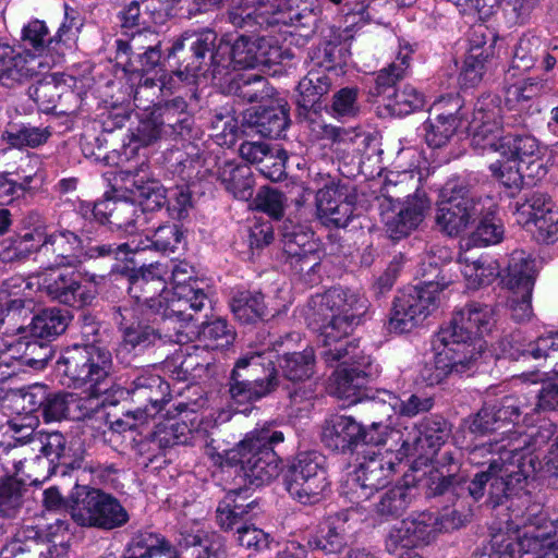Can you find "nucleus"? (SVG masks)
Returning <instances> with one entry per match:
<instances>
[{
  "label": "nucleus",
  "mask_w": 558,
  "mask_h": 558,
  "mask_svg": "<svg viewBox=\"0 0 558 558\" xmlns=\"http://www.w3.org/2000/svg\"><path fill=\"white\" fill-rule=\"evenodd\" d=\"M217 179L235 198L248 199L253 195V171L247 163L225 160L222 165H218Z\"/></svg>",
  "instance_id": "nucleus-35"
},
{
  "label": "nucleus",
  "mask_w": 558,
  "mask_h": 558,
  "mask_svg": "<svg viewBox=\"0 0 558 558\" xmlns=\"http://www.w3.org/2000/svg\"><path fill=\"white\" fill-rule=\"evenodd\" d=\"M518 214L525 218V225L535 226V236L538 241L549 244L558 240V211L554 209L548 195L541 192L532 193L518 207Z\"/></svg>",
  "instance_id": "nucleus-26"
},
{
  "label": "nucleus",
  "mask_w": 558,
  "mask_h": 558,
  "mask_svg": "<svg viewBox=\"0 0 558 558\" xmlns=\"http://www.w3.org/2000/svg\"><path fill=\"white\" fill-rule=\"evenodd\" d=\"M414 547L429 544L437 534V517L433 512H422L405 519Z\"/></svg>",
  "instance_id": "nucleus-57"
},
{
  "label": "nucleus",
  "mask_w": 558,
  "mask_h": 558,
  "mask_svg": "<svg viewBox=\"0 0 558 558\" xmlns=\"http://www.w3.org/2000/svg\"><path fill=\"white\" fill-rule=\"evenodd\" d=\"M390 404L393 413L401 416L413 417L421 413L428 412L434 407V398L426 392L402 393L396 396L391 392Z\"/></svg>",
  "instance_id": "nucleus-56"
},
{
  "label": "nucleus",
  "mask_w": 558,
  "mask_h": 558,
  "mask_svg": "<svg viewBox=\"0 0 558 558\" xmlns=\"http://www.w3.org/2000/svg\"><path fill=\"white\" fill-rule=\"evenodd\" d=\"M217 40L218 36L211 29L185 32L173 38L171 46L165 49L166 62L179 82L205 76L208 72L214 75Z\"/></svg>",
  "instance_id": "nucleus-9"
},
{
  "label": "nucleus",
  "mask_w": 558,
  "mask_h": 558,
  "mask_svg": "<svg viewBox=\"0 0 558 558\" xmlns=\"http://www.w3.org/2000/svg\"><path fill=\"white\" fill-rule=\"evenodd\" d=\"M97 487L75 483L70 490V517L80 526L86 525L87 519L92 518V507L95 506V498L98 496Z\"/></svg>",
  "instance_id": "nucleus-47"
},
{
  "label": "nucleus",
  "mask_w": 558,
  "mask_h": 558,
  "mask_svg": "<svg viewBox=\"0 0 558 558\" xmlns=\"http://www.w3.org/2000/svg\"><path fill=\"white\" fill-rule=\"evenodd\" d=\"M129 40L117 39V52H126L128 56L141 51L153 50L162 47L160 34L149 27H141L129 33Z\"/></svg>",
  "instance_id": "nucleus-53"
},
{
  "label": "nucleus",
  "mask_w": 558,
  "mask_h": 558,
  "mask_svg": "<svg viewBox=\"0 0 558 558\" xmlns=\"http://www.w3.org/2000/svg\"><path fill=\"white\" fill-rule=\"evenodd\" d=\"M461 460L462 453L458 449H446L437 454L434 468L424 480L428 497L448 495L450 499L472 498V502L484 497L486 475H470L462 469Z\"/></svg>",
  "instance_id": "nucleus-8"
},
{
  "label": "nucleus",
  "mask_w": 558,
  "mask_h": 558,
  "mask_svg": "<svg viewBox=\"0 0 558 558\" xmlns=\"http://www.w3.org/2000/svg\"><path fill=\"white\" fill-rule=\"evenodd\" d=\"M71 315L58 307L44 308L32 317L29 325L19 327V332L28 331L29 337L50 342L63 333L69 325Z\"/></svg>",
  "instance_id": "nucleus-34"
},
{
  "label": "nucleus",
  "mask_w": 558,
  "mask_h": 558,
  "mask_svg": "<svg viewBox=\"0 0 558 558\" xmlns=\"http://www.w3.org/2000/svg\"><path fill=\"white\" fill-rule=\"evenodd\" d=\"M459 124L457 119L448 120L430 116L424 124L427 145L433 148L447 145L456 134Z\"/></svg>",
  "instance_id": "nucleus-60"
},
{
  "label": "nucleus",
  "mask_w": 558,
  "mask_h": 558,
  "mask_svg": "<svg viewBox=\"0 0 558 558\" xmlns=\"http://www.w3.org/2000/svg\"><path fill=\"white\" fill-rule=\"evenodd\" d=\"M213 311L209 301L208 310H189L193 319H177V326L180 330L174 336L185 333L189 338H196L211 349H222L233 343L235 332L225 318L216 317L208 319V313Z\"/></svg>",
  "instance_id": "nucleus-23"
},
{
  "label": "nucleus",
  "mask_w": 558,
  "mask_h": 558,
  "mask_svg": "<svg viewBox=\"0 0 558 558\" xmlns=\"http://www.w3.org/2000/svg\"><path fill=\"white\" fill-rule=\"evenodd\" d=\"M500 439L495 442L475 446L469 451L468 460L472 465L480 468L475 473L486 475L485 487L489 475L504 463L524 453V451L541 450L554 435L551 425L541 426L535 433L526 434L520 430H501Z\"/></svg>",
  "instance_id": "nucleus-12"
},
{
  "label": "nucleus",
  "mask_w": 558,
  "mask_h": 558,
  "mask_svg": "<svg viewBox=\"0 0 558 558\" xmlns=\"http://www.w3.org/2000/svg\"><path fill=\"white\" fill-rule=\"evenodd\" d=\"M277 352L240 357L228 379L230 399L238 404L255 402L276 390Z\"/></svg>",
  "instance_id": "nucleus-11"
},
{
  "label": "nucleus",
  "mask_w": 558,
  "mask_h": 558,
  "mask_svg": "<svg viewBox=\"0 0 558 558\" xmlns=\"http://www.w3.org/2000/svg\"><path fill=\"white\" fill-rule=\"evenodd\" d=\"M151 245L163 253L183 251L186 246L185 231L177 223L159 226L151 236Z\"/></svg>",
  "instance_id": "nucleus-59"
},
{
  "label": "nucleus",
  "mask_w": 558,
  "mask_h": 558,
  "mask_svg": "<svg viewBox=\"0 0 558 558\" xmlns=\"http://www.w3.org/2000/svg\"><path fill=\"white\" fill-rule=\"evenodd\" d=\"M362 424L353 416L333 414L325 421L322 441L328 449L347 453L361 445Z\"/></svg>",
  "instance_id": "nucleus-30"
},
{
  "label": "nucleus",
  "mask_w": 558,
  "mask_h": 558,
  "mask_svg": "<svg viewBox=\"0 0 558 558\" xmlns=\"http://www.w3.org/2000/svg\"><path fill=\"white\" fill-rule=\"evenodd\" d=\"M258 514L247 513L242 508L236 507L234 499L223 497L216 509V522L223 531H239L241 525L252 523L253 519Z\"/></svg>",
  "instance_id": "nucleus-51"
},
{
  "label": "nucleus",
  "mask_w": 558,
  "mask_h": 558,
  "mask_svg": "<svg viewBox=\"0 0 558 558\" xmlns=\"http://www.w3.org/2000/svg\"><path fill=\"white\" fill-rule=\"evenodd\" d=\"M387 107L396 114L407 116L422 109L425 105L424 95L414 86L405 84L387 95Z\"/></svg>",
  "instance_id": "nucleus-54"
},
{
  "label": "nucleus",
  "mask_w": 558,
  "mask_h": 558,
  "mask_svg": "<svg viewBox=\"0 0 558 558\" xmlns=\"http://www.w3.org/2000/svg\"><path fill=\"white\" fill-rule=\"evenodd\" d=\"M229 22L238 28L250 32H265L258 40L240 35L230 41L221 38L216 43V68L214 77L227 74L229 70L241 71L263 66L271 76L278 73L279 0H240L228 13Z\"/></svg>",
  "instance_id": "nucleus-3"
},
{
  "label": "nucleus",
  "mask_w": 558,
  "mask_h": 558,
  "mask_svg": "<svg viewBox=\"0 0 558 558\" xmlns=\"http://www.w3.org/2000/svg\"><path fill=\"white\" fill-rule=\"evenodd\" d=\"M410 50L400 51L396 61L379 71L375 80V94L386 96L392 94L397 82L404 77L410 65Z\"/></svg>",
  "instance_id": "nucleus-52"
},
{
  "label": "nucleus",
  "mask_w": 558,
  "mask_h": 558,
  "mask_svg": "<svg viewBox=\"0 0 558 558\" xmlns=\"http://www.w3.org/2000/svg\"><path fill=\"white\" fill-rule=\"evenodd\" d=\"M299 226H292V230H288L284 225L281 227V251L287 255L292 267L296 272L304 271L305 268L312 269V250L306 248L308 235L302 231H298Z\"/></svg>",
  "instance_id": "nucleus-38"
},
{
  "label": "nucleus",
  "mask_w": 558,
  "mask_h": 558,
  "mask_svg": "<svg viewBox=\"0 0 558 558\" xmlns=\"http://www.w3.org/2000/svg\"><path fill=\"white\" fill-rule=\"evenodd\" d=\"M190 104L181 96L163 100L153 106L155 117L159 120L163 133L168 137L190 135L194 125V118Z\"/></svg>",
  "instance_id": "nucleus-32"
},
{
  "label": "nucleus",
  "mask_w": 558,
  "mask_h": 558,
  "mask_svg": "<svg viewBox=\"0 0 558 558\" xmlns=\"http://www.w3.org/2000/svg\"><path fill=\"white\" fill-rule=\"evenodd\" d=\"M436 279L425 278L420 284L407 288L395 298L389 327L402 333L410 331L425 319L436 306L437 293L449 286L442 270L434 269Z\"/></svg>",
  "instance_id": "nucleus-13"
},
{
  "label": "nucleus",
  "mask_w": 558,
  "mask_h": 558,
  "mask_svg": "<svg viewBox=\"0 0 558 558\" xmlns=\"http://www.w3.org/2000/svg\"><path fill=\"white\" fill-rule=\"evenodd\" d=\"M51 133L48 128L34 126L29 123H9L2 133V140L12 148H36L44 145Z\"/></svg>",
  "instance_id": "nucleus-42"
},
{
  "label": "nucleus",
  "mask_w": 558,
  "mask_h": 558,
  "mask_svg": "<svg viewBox=\"0 0 558 558\" xmlns=\"http://www.w3.org/2000/svg\"><path fill=\"white\" fill-rule=\"evenodd\" d=\"M522 555L512 535L499 531L493 534L489 544L475 553L473 558H518Z\"/></svg>",
  "instance_id": "nucleus-61"
},
{
  "label": "nucleus",
  "mask_w": 558,
  "mask_h": 558,
  "mask_svg": "<svg viewBox=\"0 0 558 558\" xmlns=\"http://www.w3.org/2000/svg\"><path fill=\"white\" fill-rule=\"evenodd\" d=\"M331 86V80L325 73L311 71L298 84L296 105L304 110L315 106L322 96L327 94Z\"/></svg>",
  "instance_id": "nucleus-45"
},
{
  "label": "nucleus",
  "mask_w": 558,
  "mask_h": 558,
  "mask_svg": "<svg viewBox=\"0 0 558 558\" xmlns=\"http://www.w3.org/2000/svg\"><path fill=\"white\" fill-rule=\"evenodd\" d=\"M113 361L105 345L78 344L66 347L56 362V372L62 385L80 389L88 386L94 397H102L101 404H117L111 400Z\"/></svg>",
  "instance_id": "nucleus-4"
},
{
  "label": "nucleus",
  "mask_w": 558,
  "mask_h": 558,
  "mask_svg": "<svg viewBox=\"0 0 558 558\" xmlns=\"http://www.w3.org/2000/svg\"><path fill=\"white\" fill-rule=\"evenodd\" d=\"M279 105H260L243 112L242 124L256 129L263 137H279Z\"/></svg>",
  "instance_id": "nucleus-44"
},
{
  "label": "nucleus",
  "mask_w": 558,
  "mask_h": 558,
  "mask_svg": "<svg viewBox=\"0 0 558 558\" xmlns=\"http://www.w3.org/2000/svg\"><path fill=\"white\" fill-rule=\"evenodd\" d=\"M366 311L364 296L341 287L313 295L308 301L306 319L318 332L320 357L328 366L342 365L333 372L329 384L330 395L341 400L342 407L363 401L369 392L367 384L380 374L379 365L360 350L355 340H349Z\"/></svg>",
  "instance_id": "nucleus-2"
},
{
  "label": "nucleus",
  "mask_w": 558,
  "mask_h": 558,
  "mask_svg": "<svg viewBox=\"0 0 558 558\" xmlns=\"http://www.w3.org/2000/svg\"><path fill=\"white\" fill-rule=\"evenodd\" d=\"M83 234L86 236L82 252L85 258L113 260L112 271H117V268L122 269L120 262L128 266L135 265L138 246L133 247L128 242L116 241L117 235L108 233V228L84 225Z\"/></svg>",
  "instance_id": "nucleus-22"
},
{
  "label": "nucleus",
  "mask_w": 558,
  "mask_h": 558,
  "mask_svg": "<svg viewBox=\"0 0 558 558\" xmlns=\"http://www.w3.org/2000/svg\"><path fill=\"white\" fill-rule=\"evenodd\" d=\"M180 547L194 558H227L223 539L216 534L189 533L182 535Z\"/></svg>",
  "instance_id": "nucleus-41"
},
{
  "label": "nucleus",
  "mask_w": 558,
  "mask_h": 558,
  "mask_svg": "<svg viewBox=\"0 0 558 558\" xmlns=\"http://www.w3.org/2000/svg\"><path fill=\"white\" fill-rule=\"evenodd\" d=\"M450 435L448 422L438 415L423 418L412 430L401 438L399 460L410 456L418 458L434 454Z\"/></svg>",
  "instance_id": "nucleus-24"
},
{
  "label": "nucleus",
  "mask_w": 558,
  "mask_h": 558,
  "mask_svg": "<svg viewBox=\"0 0 558 558\" xmlns=\"http://www.w3.org/2000/svg\"><path fill=\"white\" fill-rule=\"evenodd\" d=\"M26 94L43 112L64 113V102L75 97L73 87L76 84L75 77L64 73L41 74L37 70L36 78L29 82Z\"/></svg>",
  "instance_id": "nucleus-21"
},
{
  "label": "nucleus",
  "mask_w": 558,
  "mask_h": 558,
  "mask_svg": "<svg viewBox=\"0 0 558 558\" xmlns=\"http://www.w3.org/2000/svg\"><path fill=\"white\" fill-rule=\"evenodd\" d=\"M40 62L27 50L0 44V84L7 88H16L36 78Z\"/></svg>",
  "instance_id": "nucleus-28"
},
{
  "label": "nucleus",
  "mask_w": 558,
  "mask_h": 558,
  "mask_svg": "<svg viewBox=\"0 0 558 558\" xmlns=\"http://www.w3.org/2000/svg\"><path fill=\"white\" fill-rule=\"evenodd\" d=\"M129 280L128 292L136 306L118 307L114 320L121 333L120 345L135 354L150 353L161 359L165 349L174 343V332L180 330L177 319L191 320L189 310H208L209 298L193 283L182 284L185 270L175 266L173 277L179 282L175 291L168 290L167 282L144 269L135 260L132 267L117 268Z\"/></svg>",
  "instance_id": "nucleus-1"
},
{
  "label": "nucleus",
  "mask_w": 558,
  "mask_h": 558,
  "mask_svg": "<svg viewBox=\"0 0 558 558\" xmlns=\"http://www.w3.org/2000/svg\"><path fill=\"white\" fill-rule=\"evenodd\" d=\"M501 99L498 95L481 96L473 108L469 123L471 144L474 148L489 150L504 135L501 123Z\"/></svg>",
  "instance_id": "nucleus-20"
},
{
  "label": "nucleus",
  "mask_w": 558,
  "mask_h": 558,
  "mask_svg": "<svg viewBox=\"0 0 558 558\" xmlns=\"http://www.w3.org/2000/svg\"><path fill=\"white\" fill-rule=\"evenodd\" d=\"M444 497L447 501L452 502L453 507L444 508L440 513H436L439 533L462 527L471 515L470 500L472 501V498L450 499L448 495Z\"/></svg>",
  "instance_id": "nucleus-55"
},
{
  "label": "nucleus",
  "mask_w": 558,
  "mask_h": 558,
  "mask_svg": "<svg viewBox=\"0 0 558 558\" xmlns=\"http://www.w3.org/2000/svg\"><path fill=\"white\" fill-rule=\"evenodd\" d=\"M391 392L387 390L377 391L376 396H369L359 401L361 404V412L366 421L375 429H380L384 425L385 418H390L393 413L392 404H390Z\"/></svg>",
  "instance_id": "nucleus-49"
},
{
  "label": "nucleus",
  "mask_w": 558,
  "mask_h": 558,
  "mask_svg": "<svg viewBox=\"0 0 558 558\" xmlns=\"http://www.w3.org/2000/svg\"><path fill=\"white\" fill-rule=\"evenodd\" d=\"M542 53V41L537 37L523 38L515 47L511 70L526 72L535 66L539 61Z\"/></svg>",
  "instance_id": "nucleus-63"
},
{
  "label": "nucleus",
  "mask_w": 558,
  "mask_h": 558,
  "mask_svg": "<svg viewBox=\"0 0 558 558\" xmlns=\"http://www.w3.org/2000/svg\"><path fill=\"white\" fill-rule=\"evenodd\" d=\"M38 289L51 301L83 308L96 300L97 291L82 284L78 275L60 268H47L37 276Z\"/></svg>",
  "instance_id": "nucleus-18"
},
{
  "label": "nucleus",
  "mask_w": 558,
  "mask_h": 558,
  "mask_svg": "<svg viewBox=\"0 0 558 558\" xmlns=\"http://www.w3.org/2000/svg\"><path fill=\"white\" fill-rule=\"evenodd\" d=\"M462 274L472 288H478L492 283L499 276L497 262L488 259H477L468 263Z\"/></svg>",
  "instance_id": "nucleus-64"
},
{
  "label": "nucleus",
  "mask_w": 558,
  "mask_h": 558,
  "mask_svg": "<svg viewBox=\"0 0 558 558\" xmlns=\"http://www.w3.org/2000/svg\"><path fill=\"white\" fill-rule=\"evenodd\" d=\"M535 276V260L524 251L512 252L505 280L507 287L512 291L510 310L511 317L515 322H524L532 314L531 296Z\"/></svg>",
  "instance_id": "nucleus-19"
},
{
  "label": "nucleus",
  "mask_w": 558,
  "mask_h": 558,
  "mask_svg": "<svg viewBox=\"0 0 558 558\" xmlns=\"http://www.w3.org/2000/svg\"><path fill=\"white\" fill-rule=\"evenodd\" d=\"M357 87H342L332 96L330 113L341 120L356 118L361 112Z\"/></svg>",
  "instance_id": "nucleus-62"
},
{
  "label": "nucleus",
  "mask_w": 558,
  "mask_h": 558,
  "mask_svg": "<svg viewBox=\"0 0 558 558\" xmlns=\"http://www.w3.org/2000/svg\"><path fill=\"white\" fill-rule=\"evenodd\" d=\"M16 441L29 445L33 451H38L47 458L51 463V475L65 476L75 468L70 454L71 448L65 436L59 430H33L26 437L16 438Z\"/></svg>",
  "instance_id": "nucleus-25"
},
{
  "label": "nucleus",
  "mask_w": 558,
  "mask_h": 558,
  "mask_svg": "<svg viewBox=\"0 0 558 558\" xmlns=\"http://www.w3.org/2000/svg\"><path fill=\"white\" fill-rule=\"evenodd\" d=\"M166 538L153 532H140L128 544L122 558H161Z\"/></svg>",
  "instance_id": "nucleus-50"
},
{
  "label": "nucleus",
  "mask_w": 558,
  "mask_h": 558,
  "mask_svg": "<svg viewBox=\"0 0 558 558\" xmlns=\"http://www.w3.org/2000/svg\"><path fill=\"white\" fill-rule=\"evenodd\" d=\"M351 511L345 510L330 517L328 531L320 537H316L310 545L327 554L339 553L347 544V530L344 524L350 519Z\"/></svg>",
  "instance_id": "nucleus-46"
},
{
  "label": "nucleus",
  "mask_w": 558,
  "mask_h": 558,
  "mask_svg": "<svg viewBox=\"0 0 558 558\" xmlns=\"http://www.w3.org/2000/svg\"><path fill=\"white\" fill-rule=\"evenodd\" d=\"M191 435V428L184 421H168L159 423L151 434V440L160 448L167 449L177 445H185Z\"/></svg>",
  "instance_id": "nucleus-58"
},
{
  "label": "nucleus",
  "mask_w": 558,
  "mask_h": 558,
  "mask_svg": "<svg viewBox=\"0 0 558 558\" xmlns=\"http://www.w3.org/2000/svg\"><path fill=\"white\" fill-rule=\"evenodd\" d=\"M317 216L327 228H345L354 215V203L336 186L320 189L316 196Z\"/></svg>",
  "instance_id": "nucleus-31"
},
{
  "label": "nucleus",
  "mask_w": 558,
  "mask_h": 558,
  "mask_svg": "<svg viewBox=\"0 0 558 558\" xmlns=\"http://www.w3.org/2000/svg\"><path fill=\"white\" fill-rule=\"evenodd\" d=\"M155 116L156 114L153 109L146 110L141 116L137 125L130 130L129 145H131V143L136 144L132 148V153H134L141 146L146 147L156 143L162 137H168L166 133H163V129Z\"/></svg>",
  "instance_id": "nucleus-48"
},
{
  "label": "nucleus",
  "mask_w": 558,
  "mask_h": 558,
  "mask_svg": "<svg viewBox=\"0 0 558 558\" xmlns=\"http://www.w3.org/2000/svg\"><path fill=\"white\" fill-rule=\"evenodd\" d=\"M512 359L532 357L553 363V369L558 374V332H549L537 337L534 341L520 344L510 352Z\"/></svg>",
  "instance_id": "nucleus-40"
},
{
  "label": "nucleus",
  "mask_w": 558,
  "mask_h": 558,
  "mask_svg": "<svg viewBox=\"0 0 558 558\" xmlns=\"http://www.w3.org/2000/svg\"><path fill=\"white\" fill-rule=\"evenodd\" d=\"M485 210L480 214L478 222L469 236V243L474 246H488L504 240L505 227L496 214L497 206L489 197H484Z\"/></svg>",
  "instance_id": "nucleus-36"
},
{
  "label": "nucleus",
  "mask_w": 558,
  "mask_h": 558,
  "mask_svg": "<svg viewBox=\"0 0 558 558\" xmlns=\"http://www.w3.org/2000/svg\"><path fill=\"white\" fill-rule=\"evenodd\" d=\"M234 317L241 324H255L268 317L264 295L260 292L239 291L230 303Z\"/></svg>",
  "instance_id": "nucleus-39"
},
{
  "label": "nucleus",
  "mask_w": 558,
  "mask_h": 558,
  "mask_svg": "<svg viewBox=\"0 0 558 558\" xmlns=\"http://www.w3.org/2000/svg\"><path fill=\"white\" fill-rule=\"evenodd\" d=\"M495 325L493 306L471 302L453 313L449 324L437 333V341L451 345L477 367L485 343L482 339L493 332Z\"/></svg>",
  "instance_id": "nucleus-7"
},
{
  "label": "nucleus",
  "mask_w": 558,
  "mask_h": 558,
  "mask_svg": "<svg viewBox=\"0 0 558 558\" xmlns=\"http://www.w3.org/2000/svg\"><path fill=\"white\" fill-rule=\"evenodd\" d=\"M416 496V487L397 485L384 493L376 504V513L386 519L401 517Z\"/></svg>",
  "instance_id": "nucleus-43"
},
{
  "label": "nucleus",
  "mask_w": 558,
  "mask_h": 558,
  "mask_svg": "<svg viewBox=\"0 0 558 558\" xmlns=\"http://www.w3.org/2000/svg\"><path fill=\"white\" fill-rule=\"evenodd\" d=\"M123 181L125 191L142 206V213L160 209L168 202L167 190L158 180L126 173Z\"/></svg>",
  "instance_id": "nucleus-33"
},
{
  "label": "nucleus",
  "mask_w": 558,
  "mask_h": 558,
  "mask_svg": "<svg viewBox=\"0 0 558 558\" xmlns=\"http://www.w3.org/2000/svg\"><path fill=\"white\" fill-rule=\"evenodd\" d=\"M124 395L130 396L136 404L130 413L135 420L144 422L149 417H155L170 401V386L161 376L145 373L138 375L126 389L114 385L111 400L117 399L118 403Z\"/></svg>",
  "instance_id": "nucleus-17"
},
{
  "label": "nucleus",
  "mask_w": 558,
  "mask_h": 558,
  "mask_svg": "<svg viewBox=\"0 0 558 558\" xmlns=\"http://www.w3.org/2000/svg\"><path fill=\"white\" fill-rule=\"evenodd\" d=\"M275 422L265 424L245 435L232 449L226 451L221 465L235 468L236 476L245 485L255 487L270 483L279 476V457L275 446L279 442V432Z\"/></svg>",
  "instance_id": "nucleus-6"
},
{
  "label": "nucleus",
  "mask_w": 558,
  "mask_h": 558,
  "mask_svg": "<svg viewBox=\"0 0 558 558\" xmlns=\"http://www.w3.org/2000/svg\"><path fill=\"white\" fill-rule=\"evenodd\" d=\"M485 210L484 197L463 179L448 180L436 201L435 223L448 236H458Z\"/></svg>",
  "instance_id": "nucleus-10"
},
{
  "label": "nucleus",
  "mask_w": 558,
  "mask_h": 558,
  "mask_svg": "<svg viewBox=\"0 0 558 558\" xmlns=\"http://www.w3.org/2000/svg\"><path fill=\"white\" fill-rule=\"evenodd\" d=\"M489 150L504 158L492 162L489 172L493 179L510 190L511 195L521 190L525 177L535 179L546 174L543 147L527 131L507 132Z\"/></svg>",
  "instance_id": "nucleus-5"
},
{
  "label": "nucleus",
  "mask_w": 558,
  "mask_h": 558,
  "mask_svg": "<svg viewBox=\"0 0 558 558\" xmlns=\"http://www.w3.org/2000/svg\"><path fill=\"white\" fill-rule=\"evenodd\" d=\"M363 458L356 469L348 474L344 483V494L352 501L367 500L378 489L385 487L395 472L396 465L401 462L397 453L386 450L364 449Z\"/></svg>",
  "instance_id": "nucleus-14"
},
{
  "label": "nucleus",
  "mask_w": 558,
  "mask_h": 558,
  "mask_svg": "<svg viewBox=\"0 0 558 558\" xmlns=\"http://www.w3.org/2000/svg\"><path fill=\"white\" fill-rule=\"evenodd\" d=\"M434 342L436 351L434 361L426 363L420 371L418 379L427 386H435L442 383L449 375H471L476 366L471 363L465 355L460 354L447 343L437 344Z\"/></svg>",
  "instance_id": "nucleus-27"
},
{
  "label": "nucleus",
  "mask_w": 558,
  "mask_h": 558,
  "mask_svg": "<svg viewBox=\"0 0 558 558\" xmlns=\"http://www.w3.org/2000/svg\"><path fill=\"white\" fill-rule=\"evenodd\" d=\"M430 201L424 190L416 189L413 195H409L404 206L385 220L386 233L392 240L408 236L424 220Z\"/></svg>",
  "instance_id": "nucleus-29"
},
{
  "label": "nucleus",
  "mask_w": 558,
  "mask_h": 558,
  "mask_svg": "<svg viewBox=\"0 0 558 558\" xmlns=\"http://www.w3.org/2000/svg\"><path fill=\"white\" fill-rule=\"evenodd\" d=\"M118 65L122 66L124 73L137 74L145 76L149 74H158L163 70V66H168L166 62V51L161 48L141 51L128 56L126 52H117L116 54Z\"/></svg>",
  "instance_id": "nucleus-37"
},
{
  "label": "nucleus",
  "mask_w": 558,
  "mask_h": 558,
  "mask_svg": "<svg viewBox=\"0 0 558 558\" xmlns=\"http://www.w3.org/2000/svg\"><path fill=\"white\" fill-rule=\"evenodd\" d=\"M539 450H526L524 453L498 466L489 475V488L486 504L495 508L523 490L527 480L536 474L542 477Z\"/></svg>",
  "instance_id": "nucleus-15"
},
{
  "label": "nucleus",
  "mask_w": 558,
  "mask_h": 558,
  "mask_svg": "<svg viewBox=\"0 0 558 558\" xmlns=\"http://www.w3.org/2000/svg\"><path fill=\"white\" fill-rule=\"evenodd\" d=\"M286 489L301 504L317 502L329 486L323 457L317 452H300L288 465Z\"/></svg>",
  "instance_id": "nucleus-16"
}]
</instances>
